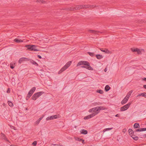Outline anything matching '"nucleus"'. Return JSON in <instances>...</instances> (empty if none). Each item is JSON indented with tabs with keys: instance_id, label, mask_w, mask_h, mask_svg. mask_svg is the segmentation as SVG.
Returning a JSON list of instances; mask_svg holds the SVG:
<instances>
[{
	"instance_id": "1",
	"label": "nucleus",
	"mask_w": 146,
	"mask_h": 146,
	"mask_svg": "<svg viewBox=\"0 0 146 146\" xmlns=\"http://www.w3.org/2000/svg\"><path fill=\"white\" fill-rule=\"evenodd\" d=\"M83 65L81 66V68H86L89 70H93V69L90 66V64L89 62L85 61H81L78 62L76 66Z\"/></svg>"
},
{
	"instance_id": "2",
	"label": "nucleus",
	"mask_w": 146,
	"mask_h": 146,
	"mask_svg": "<svg viewBox=\"0 0 146 146\" xmlns=\"http://www.w3.org/2000/svg\"><path fill=\"white\" fill-rule=\"evenodd\" d=\"M26 46L28 50L31 51H39L38 49L37 48L38 47L37 46L29 44L26 45Z\"/></svg>"
},
{
	"instance_id": "3",
	"label": "nucleus",
	"mask_w": 146,
	"mask_h": 146,
	"mask_svg": "<svg viewBox=\"0 0 146 146\" xmlns=\"http://www.w3.org/2000/svg\"><path fill=\"white\" fill-rule=\"evenodd\" d=\"M44 93V92L41 91L35 93L32 96L31 99L33 100H35L37 98Z\"/></svg>"
},
{
	"instance_id": "4",
	"label": "nucleus",
	"mask_w": 146,
	"mask_h": 146,
	"mask_svg": "<svg viewBox=\"0 0 146 146\" xmlns=\"http://www.w3.org/2000/svg\"><path fill=\"white\" fill-rule=\"evenodd\" d=\"M131 104V102H129L127 104L121 107L120 109L121 111H124L127 110L129 108Z\"/></svg>"
},
{
	"instance_id": "5",
	"label": "nucleus",
	"mask_w": 146,
	"mask_h": 146,
	"mask_svg": "<svg viewBox=\"0 0 146 146\" xmlns=\"http://www.w3.org/2000/svg\"><path fill=\"white\" fill-rule=\"evenodd\" d=\"M97 107L95 108H93L92 109L89 110V111L90 112H94V113H97V115L100 112L99 111H98Z\"/></svg>"
},
{
	"instance_id": "6",
	"label": "nucleus",
	"mask_w": 146,
	"mask_h": 146,
	"mask_svg": "<svg viewBox=\"0 0 146 146\" xmlns=\"http://www.w3.org/2000/svg\"><path fill=\"white\" fill-rule=\"evenodd\" d=\"M97 115V113H91L90 115H89L88 116H85L84 117V119H87L90 118L94 116H95Z\"/></svg>"
},
{
	"instance_id": "7",
	"label": "nucleus",
	"mask_w": 146,
	"mask_h": 146,
	"mask_svg": "<svg viewBox=\"0 0 146 146\" xmlns=\"http://www.w3.org/2000/svg\"><path fill=\"white\" fill-rule=\"evenodd\" d=\"M131 50L133 52H137V53L139 54H141V51L140 50V49H138L137 48H131Z\"/></svg>"
},
{
	"instance_id": "8",
	"label": "nucleus",
	"mask_w": 146,
	"mask_h": 146,
	"mask_svg": "<svg viewBox=\"0 0 146 146\" xmlns=\"http://www.w3.org/2000/svg\"><path fill=\"white\" fill-rule=\"evenodd\" d=\"M100 50L102 52H105V53L107 54H111V51H110L107 48H100Z\"/></svg>"
},
{
	"instance_id": "9",
	"label": "nucleus",
	"mask_w": 146,
	"mask_h": 146,
	"mask_svg": "<svg viewBox=\"0 0 146 146\" xmlns=\"http://www.w3.org/2000/svg\"><path fill=\"white\" fill-rule=\"evenodd\" d=\"M88 31L90 33H92L95 34H98V33H102L100 32V31H96L94 30H88Z\"/></svg>"
},
{
	"instance_id": "10",
	"label": "nucleus",
	"mask_w": 146,
	"mask_h": 146,
	"mask_svg": "<svg viewBox=\"0 0 146 146\" xmlns=\"http://www.w3.org/2000/svg\"><path fill=\"white\" fill-rule=\"evenodd\" d=\"M1 136L2 138L5 140L6 141H7L8 142L9 141L7 139V138H6V136L5 134H4V133H1Z\"/></svg>"
},
{
	"instance_id": "11",
	"label": "nucleus",
	"mask_w": 146,
	"mask_h": 146,
	"mask_svg": "<svg viewBox=\"0 0 146 146\" xmlns=\"http://www.w3.org/2000/svg\"><path fill=\"white\" fill-rule=\"evenodd\" d=\"M67 68L66 67V66H64L59 71L58 73L59 74L61 73Z\"/></svg>"
},
{
	"instance_id": "12",
	"label": "nucleus",
	"mask_w": 146,
	"mask_h": 146,
	"mask_svg": "<svg viewBox=\"0 0 146 146\" xmlns=\"http://www.w3.org/2000/svg\"><path fill=\"white\" fill-rule=\"evenodd\" d=\"M25 59H27V60H28V58H20L18 61V62L19 63H21L23 61H25Z\"/></svg>"
},
{
	"instance_id": "13",
	"label": "nucleus",
	"mask_w": 146,
	"mask_h": 146,
	"mask_svg": "<svg viewBox=\"0 0 146 146\" xmlns=\"http://www.w3.org/2000/svg\"><path fill=\"white\" fill-rule=\"evenodd\" d=\"M128 100V99L126 97H125L121 101V104L122 105L124 104L127 102Z\"/></svg>"
},
{
	"instance_id": "14",
	"label": "nucleus",
	"mask_w": 146,
	"mask_h": 146,
	"mask_svg": "<svg viewBox=\"0 0 146 146\" xmlns=\"http://www.w3.org/2000/svg\"><path fill=\"white\" fill-rule=\"evenodd\" d=\"M80 133L82 134L86 135L88 133V131L86 130L83 129L80 131Z\"/></svg>"
},
{
	"instance_id": "15",
	"label": "nucleus",
	"mask_w": 146,
	"mask_h": 146,
	"mask_svg": "<svg viewBox=\"0 0 146 146\" xmlns=\"http://www.w3.org/2000/svg\"><path fill=\"white\" fill-rule=\"evenodd\" d=\"M130 135L131 136L132 138L135 140H137L139 139V137H138L136 136L135 135H134L133 134Z\"/></svg>"
},
{
	"instance_id": "16",
	"label": "nucleus",
	"mask_w": 146,
	"mask_h": 146,
	"mask_svg": "<svg viewBox=\"0 0 146 146\" xmlns=\"http://www.w3.org/2000/svg\"><path fill=\"white\" fill-rule=\"evenodd\" d=\"M98 111H99L101 110H104L106 109V108L103 106H98L97 107Z\"/></svg>"
},
{
	"instance_id": "17",
	"label": "nucleus",
	"mask_w": 146,
	"mask_h": 146,
	"mask_svg": "<svg viewBox=\"0 0 146 146\" xmlns=\"http://www.w3.org/2000/svg\"><path fill=\"white\" fill-rule=\"evenodd\" d=\"M133 91L132 90H131L127 94L126 96L125 97L129 99V97L131 95V93H132Z\"/></svg>"
},
{
	"instance_id": "18",
	"label": "nucleus",
	"mask_w": 146,
	"mask_h": 146,
	"mask_svg": "<svg viewBox=\"0 0 146 146\" xmlns=\"http://www.w3.org/2000/svg\"><path fill=\"white\" fill-rule=\"evenodd\" d=\"M129 133V135H131L134 134V132L132 129H129L128 130Z\"/></svg>"
},
{
	"instance_id": "19",
	"label": "nucleus",
	"mask_w": 146,
	"mask_h": 146,
	"mask_svg": "<svg viewBox=\"0 0 146 146\" xmlns=\"http://www.w3.org/2000/svg\"><path fill=\"white\" fill-rule=\"evenodd\" d=\"M96 57L98 59H100L103 58V56L100 54H96Z\"/></svg>"
},
{
	"instance_id": "20",
	"label": "nucleus",
	"mask_w": 146,
	"mask_h": 146,
	"mask_svg": "<svg viewBox=\"0 0 146 146\" xmlns=\"http://www.w3.org/2000/svg\"><path fill=\"white\" fill-rule=\"evenodd\" d=\"M14 41L15 42L18 43H20V42H23V41L22 40L18 38H16L15 39Z\"/></svg>"
},
{
	"instance_id": "21",
	"label": "nucleus",
	"mask_w": 146,
	"mask_h": 146,
	"mask_svg": "<svg viewBox=\"0 0 146 146\" xmlns=\"http://www.w3.org/2000/svg\"><path fill=\"white\" fill-rule=\"evenodd\" d=\"M110 89V86L108 85H107L105 87V90L106 92H108Z\"/></svg>"
},
{
	"instance_id": "22",
	"label": "nucleus",
	"mask_w": 146,
	"mask_h": 146,
	"mask_svg": "<svg viewBox=\"0 0 146 146\" xmlns=\"http://www.w3.org/2000/svg\"><path fill=\"white\" fill-rule=\"evenodd\" d=\"M96 7L97 6L96 5L94 6V5H88V8L90 9Z\"/></svg>"
},
{
	"instance_id": "23",
	"label": "nucleus",
	"mask_w": 146,
	"mask_h": 146,
	"mask_svg": "<svg viewBox=\"0 0 146 146\" xmlns=\"http://www.w3.org/2000/svg\"><path fill=\"white\" fill-rule=\"evenodd\" d=\"M133 127L134 128H137L139 127V124L138 123H136L134 124Z\"/></svg>"
},
{
	"instance_id": "24",
	"label": "nucleus",
	"mask_w": 146,
	"mask_h": 146,
	"mask_svg": "<svg viewBox=\"0 0 146 146\" xmlns=\"http://www.w3.org/2000/svg\"><path fill=\"white\" fill-rule=\"evenodd\" d=\"M36 90L35 87H33L30 90L29 92L31 93L32 94Z\"/></svg>"
},
{
	"instance_id": "25",
	"label": "nucleus",
	"mask_w": 146,
	"mask_h": 146,
	"mask_svg": "<svg viewBox=\"0 0 146 146\" xmlns=\"http://www.w3.org/2000/svg\"><path fill=\"white\" fill-rule=\"evenodd\" d=\"M72 63L71 61H70L68 62L66 64V65H65V66H66V67L68 68L70 65Z\"/></svg>"
},
{
	"instance_id": "26",
	"label": "nucleus",
	"mask_w": 146,
	"mask_h": 146,
	"mask_svg": "<svg viewBox=\"0 0 146 146\" xmlns=\"http://www.w3.org/2000/svg\"><path fill=\"white\" fill-rule=\"evenodd\" d=\"M53 119H54L53 117V115H52L46 118V120H50Z\"/></svg>"
},
{
	"instance_id": "27",
	"label": "nucleus",
	"mask_w": 146,
	"mask_h": 146,
	"mask_svg": "<svg viewBox=\"0 0 146 146\" xmlns=\"http://www.w3.org/2000/svg\"><path fill=\"white\" fill-rule=\"evenodd\" d=\"M75 8L76 9V10L81 9H82V5H77Z\"/></svg>"
},
{
	"instance_id": "28",
	"label": "nucleus",
	"mask_w": 146,
	"mask_h": 146,
	"mask_svg": "<svg viewBox=\"0 0 146 146\" xmlns=\"http://www.w3.org/2000/svg\"><path fill=\"white\" fill-rule=\"evenodd\" d=\"M31 62L33 64L37 66H38V65L37 63H36L35 61H34L33 60H32Z\"/></svg>"
},
{
	"instance_id": "29",
	"label": "nucleus",
	"mask_w": 146,
	"mask_h": 146,
	"mask_svg": "<svg viewBox=\"0 0 146 146\" xmlns=\"http://www.w3.org/2000/svg\"><path fill=\"white\" fill-rule=\"evenodd\" d=\"M8 103L9 106L10 107H13V103L10 101H8Z\"/></svg>"
},
{
	"instance_id": "30",
	"label": "nucleus",
	"mask_w": 146,
	"mask_h": 146,
	"mask_svg": "<svg viewBox=\"0 0 146 146\" xmlns=\"http://www.w3.org/2000/svg\"><path fill=\"white\" fill-rule=\"evenodd\" d=\"M97 92L101 94H103L104 93L103 90H97Z\"/></svg>"
},
{
	"instance_id": "31",
	"label": "nucleus",
	"mask_w": 146,
	"mask_h": 146,
	"mask_svg": "<svg viewBox=\"0 0 146 146\" xmlns=\"http://www.w3.org/2000/svg\"><path fill=\"white\" fill-rule=\"evenodd\" d=\"M53 116V119H57L60 117V115L59 114L54 115Z\"/></svg>"
},
{
	"instance_id": "32",
	"label": "nucleus",
	"mask_w": 146,
	"mask_h": 146,
	"mask_svg": "<svg viewBox=\"0 0 146 146\" xmlns=\"http://www.w3.org/2000/svg\"><path fill=\"white\" fill-rule=\"evenodd\" d=\"M88 53L89 54L90 56L92 57L94 56L95 55V54L93 52H88Z\"/></svg>"
},
{
	"instance_id": "33",
	"label": "nucleus",
	"mask_w": 146,
	"mask_h": 146,
	"mask_svg": "<svg viewBox=\"0 0 146 146\" xmlns=\"http://www.w3.org/2000/svg\"><path fill=\"white\" fill-rule=\"evenodd\" d=\"M113 129L112 128H106V129H104L103 130V131L104 132H105L107 131H108V130H111V129Z\"/></svg>"
},
{
	"instance_id": "34",
	"label": "nucleus",
	"mask_w": 146,
	"mask_h": 146,
	"mask_svg": "<svg viewBox=\"0 0 146 146\" xmlns=\"http://www.w3.org/2000/svg\"><path fill=\"white\" fill-rule=\"evenodd\" d=\"M88 8V5H82V8L86 9Z\"/></svg>"
},
{
	"instance_id": "35",
	"label": "nucleus",
	"mask_w": 146,
	"mask_h": 146,
	"mask_svg": "<svg viewBox=\"0 0 146 146\" xmlns=\"http://www.w3.org/2000/svg\"><path fill=\"white\" fill-rule=\"evenodd\" d=\"M141 96H142L143 97H144L145 98H146V93H141Z\"/></svg>"
},
{
	"instance_id": "36",
	"label": "nucleus",
	"mask_w": 146,
	"mask_h": 146,
	"mask_svg": "<svg viewBox=\"0 0 146 146\" xmlns=\"http://www.w3.org/2000/svg\"><path fill=\"white\" fill-rule=\"evenodd\" d=\"M37 1L39 3H45V1L43 0H37Z\"/></svg>"
},
{
	"instance_id": "37",
	"label": "nucleus",
	"mask_w": 146,
	"mask_h": 146,
	"mask_svg": "<svg viewBox=\"0 0 146 146\" xmlns=\"http://www.w3.org/2000/svg\"><path fill=\"white\" fill-rule=\"evenodd\" d=\"M37 143V142L36 141H34L32 143V145L34 146H35L36 145Z\"/></svg>"
},
{
	"instance_id": "38",
	"label": "nucleus",
	"mask_w": 146,
	"mask_h": 146,
	"mask_svg": "<svg viewBox=\"0 0 146 146\" xmlns=\"http://www.w3.org/2000/svg\"><path fill=\"white\" fill-rule=\"evenodd\" d=\"M70 9L71 10V11H74L76 10V9L75 7H70Z\"/></svg>"
},
{
	"instance_id": "39",
	"label": "nucleus",
	"mask_w": 146,
	"mask_h": 146,
	"mask_svg": "<svg viewBox=\"0 0 146 146\" xmlns=\"http://www.w3.org/2000/svg\"><path fill=\"white\" fill-rule=\"evenodd\" d=\"M10 68L11 69H13L14 68V66L13 64L11 63L10 64Z\"/></svg>"
},
{
	"instance_id": "40",
	"label": "nucleus",
	"mask_w": 146,
	"mask_h": 146,
	"mask_svg": "<svg viewBox=\"0 0 146 146\" xmlns=\"http://www.w3.org/2000/svg\"><path fill=\"white\" fill-rule=\"evenodd\" d=\"M82 139H80L79 137H77L76 139V140L80 141H81L82 140Z\"/></svg>"
},
{
	"instance_id": "41",
	"label": "nucleus",
	"mask_w": 146,
	"mask_h": 146,
	"mask_svg": "<svg viewBox=\"0 0 146 146\" xmlns=\"http://www.w3.org/2000/svg\"><path fill=\"white\" fill-rule=\"evenodd\" d=\"M140 130H141V131H146V128H141Z\"/></svg>"
},
{
	"instance_id": "42",
	"label": "nucleus",
	"mask_w": 146,
	"mask_h": 146,
	"mask_svg": "<svg viewBox=\"0 0 146 146\" xmlns=\"http://www.w3.org/2000/svg\"><path fill=\"white\" fill-rule=\"evenodd\" d=\"M63 9L64 10L68 11H71V10L70 9V8H65Z\"/></svg>"
},
{
	"instance_id": "43",
	"label": "nucleus",
	"mask_w": 146,
	"mask_h": 146,
	"mask_svg": "<svg viewBox=\"0 0 146 146\" xmlns=\"http://www.w3.org/2000/svg\"><path fill=\"white\" fill-rule=\"evenodd\" d=\"M33 94H32L29 91L27 94V96H29V97H31Z\"/></svg>"
},
{
	"instance_id": "44",
	"label": "nucleus",
	"mask_w": 146,
	"mask_h": 146,
	"mask_svg": "<svg viewBox=\"0 0 146 146\" xmlns=\"http://www.w3.org/2000/svg\"><path fill=\"white\" fill-rule=\"evenodd\" d=\"M40 120H39L38 119L36 121V125H38L40 123Z\"/></svg>"
},
{
	"instance_id": "45",
	"label": "nucleus",
	"mask_w": 146,
	"mask_h": 146,
	"mask_svg": "<svg viewBox=\"0 0 146 146\" xmlns=\"http://www.w3.org/2000/svg\"><path fill=\"white\" fill-rule=\"evenodd\" d=\"M7 92L8 93H9L10 92V90L9 88H8Z\"/></svg>"
},
{
	"instance_id": "46",
	"label": "nucleus",
	"mask_w": 146,
	"mask_h": 146,
	"mask_svg": "<svg viewBox=\"0 0 146 146\" xmlns=\"http://www.w3.org/2000/svg\"><path fill=\"white\" fill-rule=\"evenodd\" d=\"M135 131V132H137V131H141V130H140V129H136L135 130V131Z\"/></svg>"
},
{
	"instance_id": "47",
	"label": "nucleus",
	"mask_w": 146,
	"mask_h": 146,
	"mask_svg": "<svg viewBox=\"0 0 146 146\" xmlns=\"http://www.w3.org/2000/svg\"><path fill=\"white\" fill-rule=\"evenodd\" d=\"M30 97L29 96H27V97H26V100H29V98H30Z\"/></svg>"
},
{
	"instance_id": "48",
	"label": "nucleus",
	"mask_w": 146,
	"mask_h": 146,
	"mask_svg": "<svg viewBox=\"0 0 146 146\" xmlns=\"http://www.w3.org/2000/svg\"><path fill=\"white\" fill-rule=\"evenodd\" d=\"M37 56L40 59H41L42 58L41 56H40L39 55H38Z\"/></svg>"
},
{
	"instance_id": "49",
	"label": "nucleus",
	"mask_w": 146,
	"mask_h": 146,
	"mask_svg": "<svg viewBox=\"0 0 146 146\" xmlns=\"http://www.w3.org/2000/svg\"><path fill=\"white\" fill-rule=\"evenodd\" d=\"M126 131V129H124L123 130V132H125V131Z\"/></svg>"
},
{
	"instance_id": "50",
	"label": "nucleus",
	"mask_w": 146,
	"mask_h": 146,
	"mask_svg": "<svg viewBox=\"0 0 146 146\" xmlns=\"http://www.w3.org/2000/svg\"><path fill=\"white\" fill-rule=\"evenodd\" d=\"M115 117H119V114H117L115 115Z\"/></svg>"
},
{
	"instance_id": "51",
	"label": "nucleus",
	"mask_w": 146,
	"mask_h": 146,
	"mask_svg": "<svg viewBox=\"0 0 146 146\" xmlns=\"http://www.w3.org/2000/svg\"><path fill=\"white\" fill-rule=\"evenodd\" d=\"M84 140L82 139V140L81 141L82 142V143L83 144H84L85 143L84 142Z\"/></svg>"
},
{
	"instance_id": "52",
	"label": "nucleus",
	"mask_w": 146,
	"mask_h": 146,
	"mask_svg": "<svg viewBox=\"0 0 146 146\" xmlns=\"http://www.w3.org/2000/svg\"><path fill=\"white\" fill-rule=\"evenodd\" d=\"M141 96V94H139L138 95H137V97L139 96Z\"/></svg>"
},
{
	"instance_id": "53",
	"label": "nucleus",
	"mask_w": 146,
	"mask_h": 146,
	"mask_svg": "<svg viewBox=\"0 0 146 146\" xmlns=\"http://www.w3.org/2000/svg\"><path fill=\"white\" fill-rule=\"evenodd\" d=\"M143 79L144 81H146V78H144Z\"/></svg>"
},
{
	"instance_id": "54",
	"label": "nucleus",
	"mask_w": 146,
	"mask_h": 146,
	"mask_svg": "<svg viewBox=\"0 0 146 146\" xmlns=\"http://www.w3.org/2000/svg\"><path fill=\"white\" fill-rule=\"evenodd\" d=\"M143 88H144L146 89V85H144L143 86Z\"/></svg>"
},
{
	"instance_id": "55",
	"label": "nucleus",
	"mask_w": 146,
	"mask_h": 146,
	"mask_svg": "<svg viewBox=\"0 0 146 146\" xmlns=\"http://www.w3.org/2000/svg\"><path fill=\"white\" fill-rule=\"evenodd\" d=\"M43 117H41L40 118L38 119L39 120H40V121H41V120L42 119V118H43Z\"/></svg>"
},
{
	"instance_id": "56",
	"label": "nucleus",
	"mask_w": 146,
	"mask_h": 146,
	"mask_svg": "<svg viewBox=\"0 0 146 146\" xmlns=\"http://www.w3.org/2000/svg\"><path fill=\"white\" fill-rule=\"evenodd\" d=\"M107 71V68H106L104 69V72H106Z\"/></svg>"
},
{
	"instance_id": "57",
	"label": "nucleus",
	"mask_w": 146,
	"mask_h": 146,
	"mask_svg": "<svg viewBox=\"0 0 146 146\" xmlns=\"http://www.w3.org/2000/svg\"><path fill=\"white\" fill-rule=\"evenodd\" d=\"M99 103H96V104L97 105H99Z\"/></svg>"
},
{
	"instance_id": "58",
	"label": "nucleus",
	"mask_w": 146,
	"mask_h": 146,
	"mask_svg": "<svg viewBox=\"0 0 146 146\" xmlns=\"http://www.w3.org/2000/svg\"><path fill=\"white\" fill-rule=\"evenodd\" d=\"M144 136L145 137H146V134H144Z\"/></svg>"
},
{
	"instance_id": "59",
	"label": "nucleus",
	"mask_w": 146,
	"mask_h": 146,
	"mask_svg": "<svg viewBox=\"0 0 146 146\" xmlns=\"http://www.w3.org/2000/svg\"><path fill=\"white\" fill-rule=\"evenodd\" d=\"M3 106H5V104H4V103L3 104Z\"/></svg>"
},
{
	"instance_id": "60",
	"label": "nucleus",
	"mask_w": 146,
	"mask_h": 146,
	"mask_svg": "<svg viewBox=\"0 0 146 146\" xmlns=\"http://www.w3.org/2000/svg\"><path fill=\"white\" fill-rule=\"evenodd\" d=\"M10 146H15V145H10Z\"/></svg>"
},
{
	"instance_id": "61",
	"label": "nucleus",
	"mask_w": 146,
	"mask_h": 146,
	"mask_svg": "<svg viewBox=\"0 0 146 146\" xmlns=\"http://www.w3.org/2000/svg\"><path fill=\"white\" fill-rule=\"evenodd\" d=\"M25 110H28L27 108H25Z\"/></svg>"
}]
</instances>
